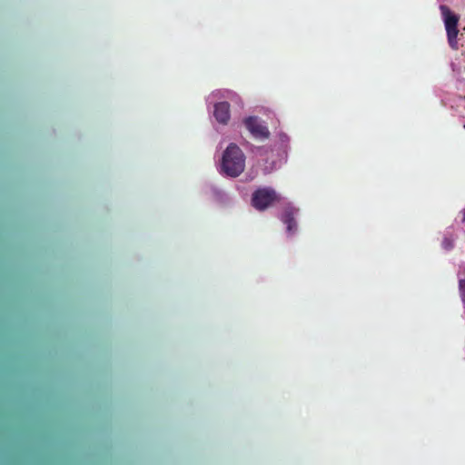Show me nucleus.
Segmentation results:
<instances>
[{"instance_id":"nucleus-1","label":"nucleus","mask_w":465,"mask_h":465,"mask_svg":"<svg viewBox=\"0 0 465 465\" xmlns=\"http://www.w3.org/2000/svg\"><path fill=\"white\" fill-rule=\"evenodd\" d=\"M245 167V155L241 148L232 143L223 153L222 159V170L231 177L239 176Z\"/></svg>"},{"instance_id":"nucleus-2","label":"nucleus","mask_w":465,"mask_h":465,"mask_svg":"<svg viewBox=\"0 0 465 465\" xmlns=\"http://www.w3.org/2000/svg\"><path fill=\"white\" fill-rule=\"evenodd\" d=\"M440 10L442 15V19L444 22L447 37H448V43L451 49L458 50L459 45H458V23L460 20V17L458 15L451 12L449 6L445 5H440Z\"/></svg>"},{"instance_id":"nucleus-3","label":"nucleus","mask_w":465,"mask_h":465,"mask_svg":"<svg viewBox=\"0 0 465 465\" xmlns=\"http://www.w3.org/2000/svg\"><path fill=\"white\" fill-rule=\"evenodd\" d=\"M278 200L276 192L272 188L258 189L252 195V204L258 211L266 210Z\"/></svg>"},{"instance_id":"nucleus-4","label":"nucleus","mask_w":465,"mask_h":465,"mask_svg":"<svg viewBox=\"0 0 465 465\" xmlns=\"http://www.w3.org/2000/svg\"><path fill=\"white\" fill-rule=\"evenodd\" d=\"M243 124L254 138L261 140L269 138L270 131L258 117L249 116L243 120Z\"/></svg>"},{"instance_id":"nucleus-5","label":"nucleus","mask_w":465,"mask_h":465,"mask_svg":"<svg viewBox=\"0 0 465 465\" xmlns=\"http://www.w3.org/2000/svg\"><path fill=\"white\" fill-rule=\"evenodd\" d=\"M298 212L299 209L288 204L282 213L280 219L286 225V231L290 235H293L297 232L298 224L295 218Z\"/></svg>"},{"instance_id":"nucleus-6","label":"nucleus","mask_w":465,"mask_h":465,"mask_svg":"<svg viewBox=\"0 0 465 465\" xmlns=\"http://www.w3.org/2000/svg\"><path fill=\"white\" fill-rule=\"evenodd\" d=\"M213 115L217 122L226 124L231 117L230 104L228 102H220L215 104Z\"/></svg>"},{"instance_id":"nucleus-7","label":"nucleus","mask_w":465,"mask_h":465,"mask_svg":"<svg viewBox=\"0 0 465 465\" xmlns=\"http://www.w3.org/2000/svg\"><path fill=\"white\" fill-rule=\"evenodd\" d=\"M455 237L452 233H446L442 239L441 246L446 251H450L454 247Z\"/></svg>"},{"instance_id":"nucleus-8","label":"nucleus","mask_w":465,"mask_h":465,"mask_svg":"<svg viewBox=\"0 0 465 465\" xmlns=\"http://www.w3.org/2000/svg\"><path fill=\"white\" fill-rule=\"evenodd\" d=\"M459 292L460 299L465 298V279L459 281Z\"/></svg>"},{"instance_id":"nucleus-9","label":"nucleus","mask_w":465,"mask_h":465,"mask_svg":"<svg viewBox=\"0 0 465 465\" xmlns=\"http://www.w3.org/2000/svg\"><path fill=\"white\" fill-rule=\"evenodd\" d=\"M462 215H463L462 222L465 223V208L462 211Z\"/></svg>"}]
</instances>
